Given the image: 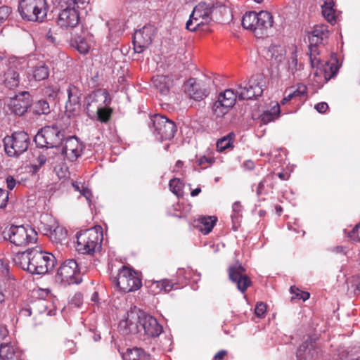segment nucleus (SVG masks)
<instances>
[{"label": "nucleus", "mask_w": 360, "mask_h": 360, "mask_svg": "<svg viewBox=\"0 0 360 360\" xmlns=\"http://www.w3.org/2000/svg\"><path fill=\"white\" fill-rule=\"evenodd\" d=\"M272 15L267 11L245 13L242 18V25L245 29L251 30L257 38L268 34V30L273 26Z\"/></svg>", "instance_id": "obj_1"}, {"label": "nucleus", "mask_w": 360, "mask_h": 360, "mask_svg": "<svg viewBox=\"0 0 360 360\" xmlns=\"http://www.w3.org/2000/svg\"><path fill=\"white\" fill-rule=\"evenodd\" d=\"M103 240L101 226L82 231L77 233V250L82 254L93 255L100 250Z\"/></svg>", "instance_id": "obj_2"}, {"label": "nucleus", "mask_w": 360, "mask_h": 360, "mask_svg": "<svg viewBox=\"0 0 360 360\" xmlns=\"http://www.w3.org/2000/svg\"><path fill=\"white\" fill-rule=\"evenodd\" d=\"M111 279L116 287L124 292L136 291L142 285L138 272L125 266H122L117 274L112 276Z\"/></svg>", "instance_id": "obj_3"}, {"label": "nucleus", "mask_w": 360, "mask_h": 360, "mask_svg": "<svg viewBox=\"0 0 360 360\" xmlns=\"http://www.w3.org/2000/svg\"><path fill=\"white\" fill-rule=\"evenodd\" d=\"M18 11L25 20L41 22L46 17V0H21Z\"/></svg>", "instance_id": "obj_4"}, {"label": "nucleus", "mask_w": 360, "mask_h": 360, "mask_svg": "<svg viewBox=\"0 0 360 360\" xmlns=\"http://www.w3.org/2000/svg\"><path fill=\"white\" fill-rule=\"evenodd\" d=\"M31 256L30 273L32 274H45L52 270L56 264L52 254L37 249H31Z\"/></svg>", "instance_id": "obj_5"}, {"label": "nucleus", "mask_w": 360, "mask_h": 360, "mask_svg": "<svg viewBox=\"0 0 360 360\" xmlns=\"http://www.w3.org/2000/svg\"><path fill=\"white\" fill-rule=\"evenodd\" d=\"M64 136V131L58 126H46L36 134L34 141L40 148H54L60 144Z\"/></svg>", "instance_id": "obj_6"}, {"label": "nucleus", "mask_w": 360, "mask_h": 360, "mask_svg": "<svg viewBox=\"0 0 360 360\" xmlns=\"http://www.w3.org/2000/svg\"><path fill=\"white\" fill-rule=\"evenodd\" d=\"M4 149L8 155L18 156L25 152L30 143L29 135L25 131H16L6 136L4 140Z\"/></svg>", "instance_id": "obj_7"}, {"label": "nucleus", "mask_w": 360, "mask_h": 360, "mask_svg": "<svg viewBox=\"0 0 360 360\" xmlns=\"http://www.w3.org/2000/svg\"><path fill=\"white\" fill-rule=\"evenodd\" d=\"M215 9L213 5L200 2L193 10L189 20L186 24V28L189 31H195L201 25L207 24L210 21V15Z\"/></svg>", "instance_id": "obj_8"}, {"label": "nucleus", "mask_w": 360, "mask_h": 360, "mask_svg": "<svg viewBox=\"0 0 360 360\" xmlns=\"http://www.w3.org/2000/svg\"><path fill=\"white\" fill-rule=\"evenodd\" d=\"M8 238L16 246H25L37 240V233L30 226L12 225L8 230Z\"/></svg>", "instance_id": "obj_9"}, {"label": "nucleus", "mask_w": 360, "mask_h": 360, "mask_svg": "<svg viewBox=\"0 0 360 360\" xmlns=\"http://www.w3.org/2000/svg\"><path fill=\"white\" fill-rule=\"evenodd\" d=\"M153 134L160 141L171 140L176 132L175 123L165 116L155 115L152 118Z\"/></svg>", "instance_id": "obj_10"}, {"label": "nucleus", "mask_w": 360, "mask_h": 360, "mask_svg": "<svg viewBox=\"0 0 360 360\" xmlns=\"http://www.w3.org/2000/svg\"><path fill=\"white\" fill-rule=\"evenodd\" d=\"M57 278L68 285L81 283L82 276L77 262L75 259L65 260L58 269Z\"/></svg>", "instance_id": "obj_11"}, {"label": "nucleus", "mask_w": 360, "mask_h": 360, "mask_svg": "<svg viewBox=\"0 0 360 360\" xmlns=\"http://www.w3.org/2000/svg\"><path fill=\"white\" fill-rule=\"evenodd\" d=\"M263 79L260 75H252L248 82L243 86L238 85L237 94L239 100H249L262 96Z\"/></svg>", "instance_id": "obj_12"}, {"label": "nucleus", "mask_w": 360, "mask_h": 360, "mask_svg": "<svg viewBox=\"0 0 360 360\" xmlns=\"http://www.w3.org/2000/svg\"><path fill=\"white\" fill-rule=\"evenodd\" d=\"M238 96L232 89H226L220 93L218 100L214 103L213 112L218 117L225 115L235 105Z\"/></svg>", "instance_id": "obj_13"}, {"label": "nucleus", "mask_w": 360, "mask_h": 360, "mask_svg": "<svg viewBox=\"0 0 360 360\" xmlns=\"http://www.w3.org/2000/svg\"><path fill=\"white\" fill-rule=\"evenodd\" d=\"M156 33L153 25H147L135 32L133 36L134 49L136 53H142L152 42Z\"/></svg>", "instance_id": "obj_14"}, {"label": "nucleus", "mask_w": 360, "mask_h": 360, "mask_svg": "<svg viewBox=\"0 0 360 360\" xmlns=\"http://www.w3.org/2000/svg\"><path fill=\"white\" fill-rule=\"evenodd\" d=\"M229 278L236 284L237 288L244 293L252 285L250 277L246 274L245 269L239 263L230 266L228 269Z\"/></svg>", "instance_id": "obj_15"}, {"label": "nucleus", "mask_w": 360, "mask_h": 360, "mask_svg": "<svg viewBox=\"0 0 360 360\" xmlns=\"http://www.w3.org/2000/svg\"><path fill=\"white\" fill-rule=\"evenodd\" d=\"M22 69L19 60H10L7 69L1 76L3 84L9 89H13L18 86L20 83L19 71Z\"/></svg>", "instance_id": "obj_16"}, {"label": "nucleus", "mask_w": 360, "mask_h": 360, "mask_svg": "<svg viewBox=\"0 0 360 360\" xmlns=\"http://www.w3.org/2000/svg\"><path fill=\"white\" fill-rule=\"evenodd\" d=\"M184 91L195 101H201L208 95L206 85L195 78H190L184 84Z\"/></svg>", "instance_id": "obj_17"}, {"label": "nucleus", "mask_w": 360, "mask_h": 360, "mask_svg": "<svg viewBox=\"0 0 360 360\" xmlns=\"http://www.w3.org/2000/svg\"><path fill=\"white\" fill-rule=\"evenodd\" d=\"M67 91L68 98L65 104V112L68 117L75 116L80 111L81 93L77 86L72 84L69 85Z\"/></svg>", "instance_id": "obj_18"}, {"label": "nucleus", "mask_w": 360, "mask_h": 360, "mask_svg": "<svg viewBox=\"0 0 360 360\" xmlns=\"http://www.w3.org/2000/svg\"><path fill=\"white\" fill-rule=\"evenodd\" d=\"M79 21V12L75 7L69 5L62 10L58 18V25L62 28L75 27Z\"/></svg>", "instance_id": "obj_19"}, {"label": "nucleus", "mask_w": 360, "mask_h": 360, "mask_svg": "<svg viewBox=\"0 0 360 360\" xmlns=\"http://www.w3.org/2000/svg\"><path fill=\"white\" fill-rule=\"evenodd\" d=\"M83 147L79 139L73 136L65 139L62 148V154L70 161H75L82 153Z\"/></svg>", "instance_id": "obj_20"}, {"label": "nucleus", "mask_w": 360, "mask_h": 360, "mask_svg": "<svg viewBox=\"0 0 360 360\" xmlns=\"http://www.w3.org/2000/svg\"><path fill=\"white\" fill-rule=\"evenodd\" d=\"M31 105V96L27 91L11 98L8 103L10 110L17 115H22Z\"/></svg>", "instance_id": "obj_21"}, {"label": "nucleus", "mask_w": 360, "mask_h": 360, "mask_svg": "<svg viewBox=\"0 0 360 360\" xmlns=\"http://www.w3.org/2000/svg\"><path fill=\"white\" fill-rule=\"evenodd\" d=\"M139 323L148 337H158L162 332V326L153 316L141 314L139 316Z\"/></svg>", "instance_id": "obj_22"}, {"label": "nucleus", "mask_w": 360, "mask_h": 360, "mask_svg": "<svg viewBox=\"0 0 360 360\" xmlns=\"http://www.w3.org/2000/svg\"><path fill=\"white\" fill-rule=\"evenodd\" d=\"M89 101L87 103V110L91 108H98V106H108L111 103V98L108 92L105 89H98L94 91L89 97Z\"/></svg>", "instance_id": "obj_23"}, {"label": "nucleus", "mask_w": 360, "mask_h": 360, "mask_svg": "<svg viewBox=\"0 0 360 360\" xmlns=\"http://www.w3.org/2000/svg\"><path fill=\"white\" fill-rule=\"evenodd\" d=\"M329 35L330 32L328 25L323 24L316 25L309 34L310 44L318 46L319 44H323L328 39Z\"/></svg>", "instance_id": "obj_24"}, {"label": "nucleus", "mask_w": 360, "mask_h": 360, "mask_svg": "<svg viewBox=\"0 0 360 360\" xmlns=\"http://www.w3.org/2000/svg\"><path fill=\"white\" fill-rule=\"evenodd\" d=\"M299 360H315L318 357V351L311 339L304 341L297 351Z\"/></svg>", "instance_id": "obj_25"}, {"label": "nucleus", "mask_w": 360, "mask_h": 360, "mask_svg": "<svg viewBox=\"0 0 360 360\" xmlns=\"http://www.w3.org/2000/svg\"><path fill=\"white\" fill-rule=\"evenodd\" d=\"M22 355V351L15 345L1 344L0 346L1 360H23Z\"/></svg>", "instance_id": "obj_26"}, {"label": "nucleus", "mask_w": 360, "mask_h": 360, "mask_svg": "<svg viewBox=\"0 0 360 360\" xmlns=\"http://www.w3.org/2000/svg\"><path fill=\"white\" fill-rule=\"evenodd\" d=\"M122 358L124 360H153L142 348L136 347L127 349Z\"/></svg>", "instance_id": "obj_27"}, {"label": "nucleus", "mask_w": 360, "mask_h": 360, "mask_svg": "<svg viewBox=\"0 0 360 360\" xmlns=\"http://www.w3.org/2000/svg\"><path fill=\"white\" fill-rule=\"evenodd\" d=\"M152 82L160 94L166 96L169 94L172 81L168 76L156 75L152 78Z\"/></svg>", "instance_id": "obj_28"}, {"label": "nucleus", "mask_w": 360, "mask_h": 360, "mask_svg": "<svg viewBox=\"0 0 360 360\" xmlns=\"http://www.w3.org/2000/svg\"><path fill=\"white\" fill-rule=\"evenodd\" d=\"M31 257V250H27L25 252L16 253L13 260L16 266L30 272Z\"/></svg>", "instance_id": "obj_29"}, {"label": "nucleus", "mask_w": 360, "mask_h": 360, "mask_svg": "<svg viewBox=\"0 0 360 360\" xmlns=\"http://www.w3.org/2000/svg\"><path fill=\"white\" fill-rule=\"evenodd\" d=\"M321 72H323L326 81L330 80L334 77L338 72L339 66L337 60H333L330 62H326L321 65L319 68Z\"/></svg>", "instance_id": "obj_30"}, {"label": "nucleus", "mask_w": 360, "mask_h": 360, "mask_svg": "<svg viewBox=\"0 0 360 360\" xmlns=\"http://www.w3.org/2000/svg\"><path fill=\"white\" fill-rule=\"evenodd\" d=\"M67 231L63 227L58 226L53 230H50L49 238L54 243L63 245L67 241Z\"/></svg>", "instance_id": "obj_31"}, {"label": "nucleus", "mask_w": 360, "mask_h": 360, "mask_svg": "<svg viewBox=\"0 0 360 360\" xmlns=\"http://www.w3.org/2000/svg\"><path fill=\"white\" fill-rule=\"evenodd\" d=\"M308 55L311 67L319 68L322 63V58L320 56L319 45L309 44Z\"/></svg>", "instance_id": "obj_32"}, {"label": "nucleus", "mask_w": 360, "mask_h": 360, "mask_svg": "<svg viewBox=\"0 0 360 360\" xmlns=\"http://www.w3.org/2000/svg\"><path fill=\"white\" fill-rule=\"evenodd\" d=\"M280 112V105L277 103L269 110H266L261 115V122L264 124H266L271 122L274 121L279 117Z\"/></svg>", "instance_id": "obj_33"}, {"label": "nucleus", "mask_w": 360, "mask_h": 360, "mask_svg": "<svg viewBox=\"0 0 360 360\" xmlns=\"http://www.w3.org/2000/svg\"><path fill=\"white\" fill-rule=\"evenodd\" d=\"M49 75V68L44 63H39L33 68L32 77L36 81L47 79Z\"/></svg>", "instance_id": "obj_34"}, {"label": "nucleus", "mask_w": 360, "mask_h": 360, "mask_svg": "<svg viewBox=\"0 0 360 360\" xmlns=\"http://www.w3.org/2000/svg\"><path fill=\"white\" fill-rule=\"evenodd\" d=\"M333 7L334 2L333 1L325 2L321 7L323 16L332 25L335 24L336 22L335 11Z\"/></svg>", "instance_id": "obj_35"}, {"label": "nucleus", "mask_w": 360, "mask_h": 360, "mask_svg": "<svg viewBox=\"0 0 360 360\" xmlns=\"http://www.w3.org/2000/svg\"><path fill=\"white\" fill-rule=\"evenodd\" d=\"M288 71L293 76H300V72L303 69L302 64H298L296 52H292L288 60Z\"/></svg>", "instance_id": "obj_36"}, {"label": "nucleus", "mask_w": 360, "mask_h": 360, "mask_svg": "<svg viewBox=\"0 0 360 360\" xmlns=\"http://www.w3.org/2000/svg\"><path fill=\"white\" fill-rule=\"evenodd\" d=\"M235 134L233 132L229 133L226 136L219 139L217 142V150L220 152L233 147V141Z\"/></svg>", "instance_id": "obj_37"}, {"label": "nucleus", "mask_w": 360, "mask_h": 360, "mask_svg": "<svg viewBox=\"0 0 360 360\" xmlns=\"http://www.w3.org/2000/svg\"><path fill=\"white\" fill-rule=\"evenodd\" d=\"M217 221V218L214 217H202L199 219V222L200 223V231L204 233V234H207L214 228Z\"/></svg>", "instance_id": "obj_38"}, {"label": "nucleus", "mask_w": 360, "mask_h": 360, "mask_svg": "<svg viewBox=\"0 0 360 360\" xmlns=\"http://www.w3.org/2000/svg\"><path fill=\"white\" fill-rule=\"evenodd\" d=\"M153 285H155L157 288H159L160 291L164 290L165 292H169L174 288H180V287L178 285V282H174V281L167 278H164L159 281H156L153 283Z\"/></svg>", "instance_id": "obj_39"}, {"label": "nucleus", "mask_w": 360, "mask_h": 360, "mask_svg": "<svg viewBox=\"0 0 360 360\" xmlns=\"http://www.w3.org/2000/svg\"><path fill=\"white\" fill-rule=\"evenodd\" d=\"M32 110L37 115H47L50 112L49 104L45 100H39L34 104Z\"/></svg>", "instance_id": "obj_40"}, {"label": "nucleus", "mask_w": 360, "mask_h": 360, "mask_svg": "<svg viewBox=\"0 0 360 360\" xmlns=\"http://www.w3.org/2000/svg\"><path fill=\"white\" fill-rule=\"evenodd\" d=\"M96 113L98 120L101 122H107L110 120L112 110L110 108H106V106H98L96 108Z\"/></svg>", "instance_id": "obj_41"}, {"label": "nucleus", "mask_w": 360, "mask_h": 360, "mask_svg": "<svg viewBox=\"0 0 360 360\" xmlns=\"http://www.w3.org/2000/svg\"><path fill=\"white\" fill-rule=\"evenodd\" d=\"M75 43L77 50L81 53H86L90 49V45L86 39L81 37L75 39Z\"/></svg>", "instance_id": "obj_42"}, {"label": "nucleus", "mask_w": 360, "mask_h": 360, "mask_svg": "<svg viewBox=\"0 0 360 360\" xmlns=\"http://www.w3.org/2000/svg\"><path fill=\"white\" fill-rule=\"evenodd\" d=\"M170 191L176 195L182 194V184L179 179L173 178L169 182Z\"/></svg>", "instance_id": "obj_43"}, {"label": "nucleus", "mask_w": 360, "mask_h": 360, "mask_svg": "<svg viewBox=\"0 0 360 360\" xmlns=\"http://www.w3.org/2000/svg\"><path fill=\"white\" fill-rule=\"evenodd\" d=\"M193 274V269L189 267L179 269L177 276L181 278L179 282L181 284L186 283L187 281L191 278Z\"/></svg>", "instance_id": "obj_44"}, {"label": "nucleus", "mask_w": 360, "mask_h": 360, "mask_svg": "<svg viewBox=\"0 0 360 360\" xmlns=\"http://www.w3.org/2000/svg\"><path fill=\"white\" fill-rule=\"evenodd\" d=\"M290 290L291 293L295 295V296L292 297V300L296 298L306 301L310 297V294L308 292L302 291L295 286H291Z\"/></svg>", "instance_id": "obj_45"}, {"label": "nucleus", "mask_w": 360, "mask_h": 360, "mask_svg": "<svg viewBox=\"0 0 360 360\" xmlns=\"http://www.w3.org/2000/svg\"><path fill=\"white\" fill-rule=\"evenodd\" d=\"M269 52L271 53V58H274L277 61H281L284 51L281 46L271 45L269 48Z\"/></svg>", "instance_id": "obj_46"}, {"label": "nucleus", "mask_w": 360, "mask_h": 360, "mask_svg": "<svg viewBox=\"0 0 360 360\" xmlns=\"http://www.w3.org/2000/svg\"><path fill=\"white\" fill-rule=\"evenodd\" d=\"M307 87L303 84H299L297 88L288 95L291 96V100L297 97H302L307 94Z\"/></svg>", "instance_id": "obj_47"}, {"label": "nucleus", "mask_w": 360, "mask_h": 360, "mask_svg": "<svg viewBox=\"0 0 360 360\" xmlns=\"http://www.w3.org/2000/svg\"><path fill=\"white\" fill-rule=\"evenodd\" d=\"M46 162V157L43 154H40L36 159L35 162L32 165L33 172H37L39 168L44 165Z\"/></svg>", "instance_id": "obj_48"}, {"label": "nucleus", "mask_w": 360, "mask_h": 360, "mask_svg": "<svg viewBox=\"0 0 360 360\" xmlns=\"http://www.w3.org/2000/svg\"><path fill=\"white\" fill-rule=\"evenodd\" d=\"M266 311V304L264 302H258L256 304L255 313L259 318H264Z\"/></svg>", "instance_id": "obj_49"}, {"label": "nucleus", "mask_w": 360, "mask_h": 360, "mask_svg": "<svg viewBox=\"0 0 360 360\" xmlns=\"http://www.w3.org/2000/svg\"><path fill=\"white\" fill-rule=\"evenodd\" d=\"M9 193L2 188H0V210L4 209L8 202Z\"/></svg>", "instance_id": "obj_50"}, {"label": "nucleus", "mask_w": 360, "mask_h": 360, "mask_svg": "<svg viewBox=\"0 0 360 360\" xmlns=\"http://www.w3.org/2000/svg\"><path fill=\"white\" fill-rule=\"evenodd\" d=\"M63 347L66 352L72 354L76 352V344L72 340H65L63 341Z\"/></svg>", "instance_id": "obj_51"}, {"label": "nucleus", "mask_w": 360, "mask_h": 360, "mask_svg": "<svg viewBox=\"0 0 360 360\" xmlns=\"http://www.w3.org/2000/svg\"><path fill=\"white\" fill-rule=\"evenodd\" d=\"M60 90L59 86L56 84L49 85L46 88L45 94L49 97H55Z\"/></svg>", "instance_id": "obj_52"}, {"label": "nucleus", "mask_w": 360, "mask_h": 360, "mask_svg": "<svg viewBox=\"0 0 360 360\" xmlns=\"http://www.w3.org/2000/svg\"><path fill=\"white\" fill-rule=\"evenodd\" d=\"M11 12V8L6 6L0 7V24L5 21Z\"/></svg>", "instance_id": "obj_53"}, {"label": "nucleus", "mask_w": 360, "mask_h": 360, "mask_svg": "<svg viewBox=\"0 0 360 360\" xmlns=\"http://www.w3.org/2000/svg\"><path fill=\"white\" fill-rule=\"evenodd\" d=\"M349 236L352 240L360 242V223L355 226Z\"/></svg>", "instance_id": "obj_54"}, {"label": "nucleus", "mask_w": 360, "mask_h": 360, "mask_svg": "<svg viewBox=\"0 0 360 360\" xmlns=\"http://www.w3.org/2000/svg\"><path fill=\"white\" fill-rule=\"evenodd\" d=\"M82 195H83L88 202L90 204L91 202V198L93 197L91 191L87 187L84 186V184H82V189H81V193Z\"/></svg>", "instance_id": "obj_55"}, {"label": "nucleus", "mask_w": 360, "mask_h": 360, "mask_svg": "<svg viewBox=\"0 0 360 360\" xmlns=\"http://www.w3.org/2000/svg\"><path fill=\"white\" fill-rule=\"evenodd\" d=\"M88 4V1L86 0H73L72 3L70 4L71 7H75L77 11L79 8H83L84 6Z\"/></svg>", "instance_id": "obj_56"}, {"label": "nucleus", "mask_w": 360, "mask_h": 360, "mask_svg": "<svg viewBox=\"0 0 360 360\" xmlns=\"http://www.w3.org/2000/svg\"><path fill=\"white\" fill-rule=\"evenodd\" d=\"M314 108L320 113H324L328 109V105L326 102H321L317 103Z\"/></svg>", "instance_id": "obj_57"}, {"label": "nucleus", "mask_w": 360, "mask_h": 360, "mask_svg": "<svg viewBox=\"0 0 360 360\" xmlns=\"http://www.w3.org/2000/svg\"><path fill=\"white\" fill-rule=\"evenodd\" d=\"M6 186L9 190H13L16 185V181L12 176H8L6 179Z\"/></svg>", "instance_id": "obj_58"}, {"label": "nucleus", "mask_w": 360, "mask_h": 360, "mask_svg": "<svg viewBox=\"0 0 360 360\" xmlns=\"http://www.w3.org/2000/svg\"><path fill=\"white\" fill-rule=\"evenodd\" d=\"M264 184H265V180H262L261 181L258 186H257V191H256V193H257V195H262L264 192V188H265V186H264Z\"/></svg>", "instance_id": "obj_59"}, {"label": "nucleus", "mask_w": 360, "mask_h": 360, "mask_svg": "<svg viewBox=\"0 0 360 360\" xmlns=\"http://www.w3.org/2000/svg\"><path fill=\"white\" fill-rule=\"evenodd\" d=\"M227 355V352L226 350H220L214 356L215 360H222Z\"/></svg>", "instance_id": "obj_60"}, {"label": "nucleus", "mask_w": 360, "mask_h": 360, "mask_svg": "<svg viewBox=\"0 0 360 360\" xmlns=\"http://www.w3.org/2000/svg\"><path fill=\"white\" fill-rule=\"evenodd\" d=\"M243 166L245 169L252 170L255 168V163L252 160H248L244 162Z\"/></svg>", "instance_id": "obj_61"}, {"label": "nucleus", "mask_w": 360, "mask_h": 360, "mask_svg": "<svg viewBox=\"0 0 360 360\" xmlns=\"http://www.w3.org/2000/svg\"><path fill=\"white\" fill-rule=\"evenodd\" d=\"M211 162V159L206 158L205 156H203L198 160V165L200 166H204L205 163L210 164Z\"/></svg>", "instance_id": "obj_62"}, {"label": "nucleus", "mask_w": 360, "mask_h": 360, "mask_svg": "<svg viewBox=\"0 0 360 360\" xmlns=\"http://www.w3.org/2000/svg\"><path fill=\"white\" fill-rule=\"evenodd\" d=\"M241 207L242 206L239 202H234L232 206L233 211L237 213L240 212Z\"/></svg>", "instance_id": "obj_63"}, {"label": "nucleus", "mask_w": 360, "mask_h": 360, "mask_svg": "<svg viewBox=\"0 0 360 360\" xmlns=\"http://www.w3.org/2000/svg\"><path fill=\"white\" fill-rule=\"evenodd\" d=\"M184 162L181 160H177L175 167L174 169V172H178L183 167Z\"/></svg>", "instance_id": "obj_64"}]
</instances>
